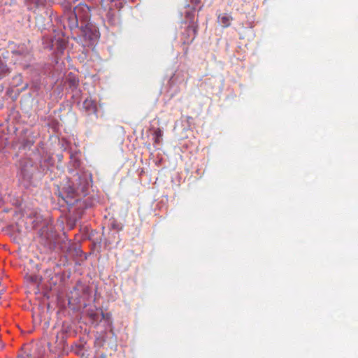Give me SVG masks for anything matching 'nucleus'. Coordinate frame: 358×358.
I'll list each match as a JSON object with an SVG mask.
<instances>
[{"instance_id":"nucleus-2","label":"nucleus","mask_w":358,"mask_h":358,"mask_svg":"<svg viewBox=\"0 0 358 358\" xmlns=\"http://www.w3.org/2000/svg\"><path fill=\"white\" fill-rule=\"evenodd\" d=\"M73 192L80 191L83 193H85L87 188V180L78 176L76 182H73Z\"/></svg>"},{"instance_id":"nucleus-7","label":"nucleus","mask_w":358,"mask_h":358,"mask_svg":"<svg viewBox=\"0 0 358 358\" xmlns=\"http://www.w3.org/2000/svg\"><path fill=\"white\" fill-rule=\"evenodd\" d=\"M9 73L8 69L6 66H0V79Z\"/></svg>"},{"instance_id":"nucleus-8","label":"nucleus","mask_w":358,"mask_h":358,"mask_svg":"<svg viewBox=\"0 0 358 358\" xmlns=\"http://www.w3.org/2000/svg\"><path fill=\"white\" fill-rule=\"evenodd\" d=\"M187 30L192 31L194 32V34L196 35L197 32V27L194 25L189 26Z\"/></svg>"},{"instance_id":"nucleus-6","label":"nucleus","mask_w":358,"mask_h":358,"mask_svg":"<svg viewBox=\"0 0 358 358\" xmlns=\"http://www.w3.org/2000/svg\"><path fill=\"white\" fill-rule=\"evenodd\" d=\"M162 131L161 130V129L157 128L154 132L155 142L156 143H159L162 138Z\"/></svg>"},{"instance_id":"nucleus-9","label":"nucleus","mask_w":358,"mask_h":358,"mask_svg":"<svg viewBox=\"0 0 358 358\" xmlns=\"http://www.w3.org/2000/svg\"><path fill=\"white\" fill-rule=\"evenodd\" d=\"M70 86L76 87L78 85V81L76 78H73L70 80Z\"/></svg>"},{"instance_id":"nucleus-4","label":"nucleus","mask_w":358,"mask_h":358,"mask_svg":"<svg viewBox=\"0 0 358 358\" xmlns=\"http://www.w3.org/2000/svg\"><path fill=\"white\" fill-rule=\"evenodd\" d=\"M219 23L223 27H228L231 24V22L233 20V17L227 14V13H222L220 14L217 17Z\"/></svg>"},{"instance_id":"nucleus-3","label":"nucleus","mask_w":358,"mask_h":358,"mask_svg":"<svg viewBox=\"0 0 358 358\" xmlns=\"http://www.w3.org/2000/svg\"><path fill=\"white\" fill-rule=\"evenodd\" d=\"M83 108L88 114L95 113L97 110L96 103L91 99H86L83 103Z\"/></svg>"},{"instance_id":"nucleus-5","label":"nucleus","mask_w":358,"mask_h":358,"mask_svg":"<svg viewBox=\"0 0 358 358\" xmlns=\"http://www.w3.org/2000/svg\"><path fill=\"white\" fill-rule=\"evenodd\" d=\"M78 20L79 19L76 18V16L72 15V16L69 17V27L71 29L77 28L78 27Z\"/></svg>"},{"instance_id":"nucleus-1","label":"nucleus","mask_w":358,"mask_h":358,"mask_svg":"<svg viewBox=\"0 0 358 358\" xmlns=\"http://www.w3.org/2000/svg\"><path fill=\"white\" fill-rule=\"evenodd\" d=\"M90 8L85 3H79L74 8L73 14L76 18L87 21L90 16Z\"/></svg>"}]
</instances>
